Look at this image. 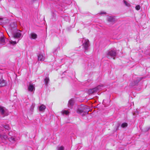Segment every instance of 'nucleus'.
I'll list each match as a JSON object with an SVG mask.
<instances>
[{
  "label": "nucleus",
  "instance_id": "1",
  "mask_svg": "<svg viewBox=\"0 0 150 150\" xmlns=\"http://www.w3.org/2000/svg\"><path fill=\"white\" fill-rule=\"evenodd\" d=\"M16 25L15 24L14 25L13 27H12V25H11V27L9 28L8 30L9 33H8V32H7L9 37H10V36L12 35L13 37V38L18 39L17 42L16 41H13L12 40L10 41H9L10 43L13 45L16 44L17 42H18L20 40L19 38L21 36V31L19 30H18L17 32L15 33H13V32L14 31H15L16 29Z\"/></svg>",
  "mask_w": 150,
  "mask_h": 150
},
{
  "label": "nucleus",
  "instance_id": "2",
  "mask_svg": "<svg viewBox=\"0 0 150 150\" xmlns=\"http://www.w3.org/2000/svg\"><path fill=\"white\" fill-rule=\"evenodd\" d=\"M0 113L3 117H4L8 115V112L5 107L0 106Z\"/></svg>",
  "mask_w": 150,
  "mask_h": 150
},
{
  "label": "nucleus",
  "instance_id": "3",
  "mask_svg": "<svg viewBox=\"0 0 150 150\" xmlns=\"http://www.w3.org/2000/svg\"><path fill=\"white\" fill-rule=\"evenodd\" d=\"M116 53L115 50H111L109 51L106 54L108 58L110 57H112L113 59H115V57L116 56Z\"/></svg>",
  "mask_w": 150,
  "mask_h": 150
},
{
  "label": "nucleus",
  "instance_id": "4",
  "mask_svg": "<svg viewBox=\"0 0 150 150\" xmlns=\"http://www.w3.org/2000/svg\"><path fill=\"white\" fill-rule=\"evenodd\" d=\"M102 86L99 85L96 87L91 89H90L88 91V93L89 94H90L97 91H100L101 89V87Z\"/></svg>",
  "mask_w": 150,
  "mask_h": 150
},
{
  "label": "nucleus",
  "instance_id": "5",
  "mask_svg": "<svg viewBox=\"0 0 150 150\" xmlns=\"http://www.w3.org/2000/svg\"><path fill=\"white\" fill-rule=\"evenodd\" d=\"M83 47L85 50H87L88 47L90 46L89 42L88 39H86L85 40L83 44Z\"/></svg>",
  "mask_w": 150,
  "mask_h": 150
},
{
  "label": "nucleus",
  "instance_id": "6",
  "mask_svg": "<svg viewBox=\"0 0 150 150\" xmlns=\"http://www.w3.org/2000/svg\"><path fill=\"white\" fill-rule=\"evenodd\" d=\"M34 85L30 83L29 86H28V91L30 92H33L35 90V88Z\"/></svg>",
  "mask_w": 150,
  "mask_h": 150
},
{
  "label": "nucleus",
  "instance_id": "7",
  "mask_svg": "<svg viewBox=\"0 0 150 150\" xmlns=\"http://www.w3.org/2000/svg\"><path fill=\"white\" fill-rule=\"evenodd\" d=\"M6 84V82L2 78L0 79V87L5 86Z\"/></svg>",
  "mask_w": 150,
  "mask_h": 150
},
{
  "label": "nucleus",
  "instance_id": "8",
  "mask_svg": "<svg viewBox=\"0 0 150 150\" xmlns=\"http://www.w3.org/2000/svg\"><path fill=\"white\" fill-rule=\"evenodd\" d=\"M45 59V57L41 54H39L38 55V60L40 61H44Z\"/></svg>",
  "mask_w": 150,
  "mask_h": 150
},
{
  "label": "nucleus",
  "instance_id": "9",
  "mask_svg": "<svg viewBox=\"0 0 150 150\" xmlns=\"http://www.w3.org/2000/svg\"><path fill=\"white\" fill-rule=\"evenodd\" d=\"M37 35L34 33H30V38L32 39H35L37 38Z\"/></svg>",
  "mask_w": 150,
  "mask_h": 150
},
{
  "label": "nucleus",
  "instance_id": "10",
  "mask_svg": "<svg viewBox=\"0 0 150 150\" xmlns=\"http://www.w3.org/2000/svg\"><path fill=\"white\" fill-rule=\"evenodd\" d=\"M74 102L72 99L70 100L68 103V106L70 108H72V106L74 105Z\"/></svg>",
  "mask_w": 150,
  "mask_h": 150
},
{
  "label": "nucleus",
  "instance_id": "11",
  "mask_svg": "<svg viewBox=\"0 0 150 150\" xmlns=\"http://www.w3.org/2000/svg\"><path fill=\"white\" fill-rule=\"evenodd\" d=\"M83 106L82 107L81 106H79V108L77 111V112L78 113H81L83 112L84 111V108H83Z\"/></svg>",
  "mask_w": 150,
  "mask_h": 150
},
{
  "label": "nucleus",
  "instance_id": "12",
  "mask_svg": "<svg viewBox=\"0 0 150 150\" xmlns=\"http://www.w3.org/2000/svg\"><path fill=\"white\" fill-rule=\"evenodd\" d=\"M6 38L4 37H1L0 38V43L3 45H4L6 44L5 42Z\"/></svg>",
  "mask_w": 150,
  "mask_h": 150
},
{
  "label": "nucleus",
  "instance_id": "13",
  "mask_svg": "<svg viewBox=\"0 0 150 150\" xmlns=\"http://www.w3.org/2000/svg\"><path fill=\"white\" fill-rule=\"evenodd\" d=\"M46 108V106L44 105H42L39 108V110L40 111H43L45 110Z\"/></svg>",
  "mask_w": 150,
  "mask_h": 150
},
{
  "label": "nucleus",
  "instance_id": "14",
  "mask_svg": "<svg viewBox=\"0 0 150 150\" xmlns=\"http://www.w3.org/2000/svg\"><path fill=\"white\" fill-rule=\"evenodd\" d=\"M107 20L108 21L111 22H113L114 21V18L110 16L108 17Z\"/></svg>",
  "mask_w": 150,
  "mask_h": 150
},
{
  "label": "nucleus",
  "instance_id": "15",
  "mask_svg": "<svg viewBox=\"0 0 150 150\" xmlns=\"http://www.w3.org/2000/svg\"><path fill=\"white\" fill-rule=\"evenodd\" d=\"M7 138H8L7 135H0V139H1L3 140V139H6Z\"/></svg>",
  "mask_w": 150,
  "mask_h": 150
},
{
  "label": "nucleus",
  "instance_id": "16",
  "mask_svg": "<svg viewBox=\"0 0 150 150\" xmlns=\"http://www.w3.org/2000/svg\"><path fill=\"white\" fill-rule=\"evenodd\" d=\"M8 139L9 141L11 142H14L15 141V138L13 137H9L8 138Z\"/></svg>",
  "mask_w": 150,
  "mask_h": 150
},
{
  "label": "nucleus",
  "instance_id": "17",
  "mask_svg": "<svg viewBox=\"0 0 150 150\" xmlns=\"http://www.w3.org/2000/svg\"><path fill=\"white\" fill-rule=\"evenodd\" d=\"M45 83L46 85H47L49 81V79L48 78L46 77L45 79Z\"/></svg>",
  "mask_w": 150,
  "mask_h": 150
},
{
  "label": "nucleus",
  "instance_id": "18",
  "mask_svg": "<svg viewBox=\"0 0 150 150\" xmlns=\"http://www.w3.org/2000/svg\"><path fill=\"white\" fill-rule=\"evenodd\" d=\"M124 2L126 6L129 7L131 6L130 4L127 2L125 1H124Z\"/></svg>",
  "mask_w": 150,
  "mask_h": 150
},
{
  "label": "nucleus",
  "instance_id": "19",
  "mask_svg": "<svg viewBox=\"0 0 150 150\" xmlns=\"http://www.w3.org/2000/svg\"><path fill=\"white\" fill-rule=\"evenodd\" d=\"M127 124L126 123H122L121 125V126L122 128H125L127 126Z\"/></svg>",
  "mask_w": 150,
  "mask_h": 150
},
{
  "label": "nucleus",
  "instance_id": "20",
  "mask_svg": "<svg viewBox=\"0 0 150 150\" xmlns=\"http://www.w3.org/2000/svg\"><path fill=\"white\" fill-rule=\"evenodd\" d=\"M69 113V112L68 110H64L63 111V113L64 114H66V115H67Z\"/></svg>",
  "mask_w": 150,
  "mask_h": 150
},
{
  "label": "nucleus",
  "instance_id": "21",
  "mask_svg": "<svg viewBox=\"0 0 150 150\" xmlns=\"http://www.w3.org/2000/svg\"><path fill=\"white\" fill-rule=\"evenodd\" d=\"M3 127L4 128H5V129H7V130H8L9 129V127L8 125H4L3 126Z\"/></svg>",
  "mask_w": 150,
  "mask_h": 150
},
{
  "label": "nucleus",
  "instance_id": "22",
  "mask_svg": "<svg viewBox=\"0 0 150 150\" xmlns=\"http://www.w3.org/2000/svg\"><path fill=\"white\" fill-rule=\"evenodd\" d=\"M64 147L63 146H61L58 147V150H64Z\"/></svg>",
  "mask_w": 150,
  "mask_h": 150
},
{
  "label": "nucleus",
  "instance_id": "23",
  "mask_svg": "<svg viewBox=\"0 0 150 150\" xmlns=\"http://www.w3.org/2000/svg\"><path fill=\"white\" fill-rule=\"evenodd\" d=\"M140 6L139 5H137L135 7L136 9L137 10H139L140 9Z\"/></svg>",
  "mask_w": 150,
  "mask_h": 150
},
{
  "label": "nucleus",
  "instance_id": "24",
  "mask_svg": "<svg viewBox=\"0 0 150 150\" xmlns=\"http://www.w3.org/2000/svg\"><path fill=\"white\" fill-rule=\"evenodd\" d=\"M142 79V78H138V79L137 80V82H139V81H141Z\"/></svg>",
  "mask_w": 150,
  "mask_h": 150
},
{
  "label": "nucleus",
  "instance_id": "25",
  "mask_svg": "<svg viewBox=\"0 0 150 150\" xmlns=\"http://www.w3.org/2000/svg\"><path fill=\"white\" fill-rule=\"evenodd\" d=\"M2 18H0V19H1V20H2Z\"/></svg>",
  "mask_w": 150,
  "mask_h": 150
}]
</instances>
